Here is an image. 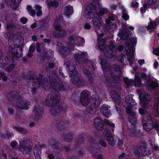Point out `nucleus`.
Listing matches in <instances>:
<instances>
[{
    "label": "nucleus",
    "instance_id": "f257e3e1",
    "mask_svg": "<svg viewBox=\"0 0 159 159\" xmlns=\"http://www.w3.org/2000/svg\"><path fill=\"white\" fill-rule=\"evenodd\" d=\"M21 76L22 78L26 79L28 83V85L32 88L31 92L33 94L35 93L37 88L40 86H42L46 90L48 89L49 84L48 79L46 77L43 79L42 76L41 75L38 77L35 75H32L30 73H23Z\"/></svg>",
    "mask_w": 159,
    "mask_h": 159
},
{
    "label": "nucleus",
    "instance_id": "f03ea898",
    "mask_svg": "<svg viewBox=\"0 0 159 159\" xmlns=\"http://www.w3.org/2000/svg\"><path fill=\"white\" fill-rule=\"evenodd\" d=\"M89 94L88 92L86 90L83 91L81 93L80 102L82 105L86 106L89 105L87 108L88 112L91 114H94L96 112V107H98L100 104V102L99 99L95 100H92L91 101H89Z\"/></svg>",
    "mask_w": 159,
    "mask_h": 159
},
{
    "label": "nucleus",
    "instance_id": "7ed1b4c3",
    "mask_svg": "<svg viewBox=\"0 0 159 159\" xmlns=\"http://www.w3.org/2000/svg\"><path fill=\"white\" fill-rule=\"evenodd\" d=\"M32 148V144L31 141L28 138L25 137L20 142L18 149L23 153L26 154L31 151Z\"/></svg>",
    "mask_w": 159,
    "mask_h": 159
},
{
    "label": "nucleus",
    "instance_id": "20e7f679",
    "mask_svg": "<svg viewBox=\"0 0 159 159\" xmlns=\"http://www.w3.org/2000/svg\"><path fill=\"white\" fill-rule=\"evenodd\" d=\"M48 78V89H55L56 88L59 90L63 91L65 90V87L64 85L61 83L58 82L59 78L56 76H50L46 77Z\"/></svg>",
    "mask_w": 159,
    "mask_h": 159
},
{
    "label": "nucleus",
    "instance_id": "39448f33",
    "mask_svg": "<svg viewBox=\"0 0 159 159\" xmlns=\"http://www.w3.org/2000/svg\"><path fill=\"white\" fill-rule=\"evenodd\" d=\"M60 99L59 92L57 90L53 91L47 96L46 103L48 106L51 107L55 105Z\"/></svg>",
    "mask_w": 159,
    "mask_h": 159
},
{
    "label": "nucleus",
    "instance_id": "423d86ee",
    "mask_svg": "<svg viewBox=\"0 0 159 159\" xmlns=\"http://www.w3.org/2000/svg\"><path fill=\"white\" fill-rule=\"evenodd\" d=\"M53 27L55 30L52 33V35L54 37L60 38L63 37L66 35L67 32L66 30L61 28L57 21H55Z\"/></svg>",
    "mask_w": 159,
    "mask_h": 159
},
{
    "label": "nucleus",
    "instance_id": "0eeeda50",
    "mask_svg": "<svg viewBox=\"0 0 159 159\" xmlns=\"http://www.w3.org/2000/svg\"><path fill=\"white\" fill-rule=\"evenodd\" d=\"M95 2H92L91 4H89L86 6L84 12V16L87 18H90L96 15V9L95 8L96 5Z\"/></svg>",
    "mask_w": 159,
    "mask_h": 159
},
{
    "label": "nucleus",
    "instance_id": "6e6552de",
    "mask_svg": "<svg viewBox=\"0 0 159 159\" xmlns=\"http://www.w3.org/2000/svg\"><path fill=\"white\" fill-rule=\"evenodd\" d=\"M126 112L128 114V120L132 124L133 126H135L137 123V118L136 114L134 110L128 109Z\"/></svg>",
    "mask_w": 159,
    "mask_h": 159
},
{
    "label": "nucleus",
    "instance_id": "1a4fd4ad",
    "mask_svg": "<svg viewBox=\"0 0 159 159\" xmlns=\"http://www.w3.org/2000/svg\"><path fill=\"white\" fill-rule=\"evenodd\" d=\"M19 99L17 101L14 103V104L16 107L21 109H28L29 102L25 99L23 96L20 97Z\"/></svg>",
    "mask_w": 159,
    "mask_h": 159
},
{
    "label": "nucleus",
    "instance_id": "9d476101",
    "mask_svg": "<svg viewBox=\"0 0 159 159\" xmlns=\"http://www.w3.org/2000/svg\"><path fill=\"white\" fill-rule=\"evenodd\" d=\"M22 51V48L20 46L16 47L10 46L9 48V52L16 57H21L23 55Z\"/></svg>",
    "mask_w": 159,
    "mask_h": 159
},
{
    "label": "nucleus",
    "instance_id": "9b49d317",
    "mask_svg": "<svg viewBox=\"0 0 159 159\" xmlns=\"http://www.w3.org/2000/svg\"><path fill=\"white\" fill-rule=\"evenodd\" d=\"M115 47L113 45H107L102 48L103 53L106 57L111 58L115 55L116 52L114 51Z\"/></svg>",
    "mask_w": 159,
    "mask_h": 159
},
{
    "label": "nucleus",
    "instance_id": "f8f14e48",
    "mask_svg": "<svg viewBox=\"0 0 159 159\" xmlns=\"http://www.w3.org/2000/svg\"><path fill=\"white\" fill-rule=\"evenodd\" d=\"M145 148H146V143L144 142H141L138 147H134L132 149L135 155L139 157L140 156L143 155V151H142V150H144Z\"/></svg>",
    "mask_w": 159,
    "mask_h": 159
},
{
    "label": "nucleus",
    "instance_id": "ddd939ff",
    "mask_svg": "<svg viewBox=\"0 0 159 159\" xmlns=\"http://www.w3.org/2000/svg\"><path fill=\"white\" fill-rule=\"evenodd\" d=\"M123 81L127 85L128 87L134 85L136 86L139 87L141 85V80L139 76H135L134 81L129 80L127 78L124 79Z\"/></svg>",
    "mask_w": 159,
    "mask_h": 159
},
{
    "label": "nucleus",
    "instance_id": "4468645a",
    "mask_svg": "<svg viewBox=\"0 0 159 159\" xmlns=\"http://www.w3.org/2000/svg\"><path fill=\"white\" fill-rule=\"evenodd\" d=\"M64 65L66 66V68H68V70L70 72V75L72 77L77 75V71L73 62L70 61H67L65 62Z\"/></svg>",
    "mask_w": 159,
    "mask_h": 159
},
{
    "label": "nucleus",
    "instance_id": "2eb2a0df",
    "mask_svg": "<svg viewBox=\"0 0 159 159\" xmlns=\"http://www.w3.org/2000/svg\"><path fill=\"white\" fill-rule=\"evenodd\" d=\"M61 42H58L57 43V46L59 47V52L60 54L63 55L64 56L67 55L71 52L72 48L70 47L67 44V46H61Z\"/></svg>",
    "mask_w": 159,
    "mask_h": 159
},
{
    "label": "nucleus",
    "instance_id": "dca6fc26",
    "mask_svg": "<svg viewBox=\"0 0 159 159\" xmlns=\"http://www.w3.org/2000/svg\"><path fill=\"white\" fill-rule=\"evenodd\" d=\"M110 77H108L107 78H106L105 80V82L108 83L109 84L108 85V86H110L111 84V80L115 83H119L122 79V75L119 74V75H115L113 74H110Z\"/></svg>",
    "mask_w": 159,
    "mask_h": 159
},
{
    "label": "nucleus",
    "instance_id": "f3484780",
    "mask_svg": "<svg viewBox=\"0 0 159 159\" xmlns=\"http://www.w3.org/2000/svg\"><path fill=\"white\" fill-rule=\"evenodd\" d=\"M33 112L34 115V118L35 120H39L40 119L43 114V108L39 105L35 106L34 107Z\"/></svg>",
    "mask_w": 159,
    "mask_h": 159
},
{
    "label": "nucleus",
    "instance_id": "a211bd4d",
    "mask_svg": "<svg viewBox=\"0 0 159 159\" xmlns=\"http://www.w3.org/2000/svg\"><path fill=\"white\" fill-rule=\"evenodd\" d=\"M71 80L74 84L79 87H83L86 84L84 80L79 76H74L72 77Z\"/></svg>",
    "mask_w": 159,
    "mask_h": 159
},
{
    "label": "nucleus",
    "instance_id": "6ab92c4d",
    "mask_svg": "<svg viewBox=\"0 0 159 159\" xmlns=\"http://www.w3.org/2000/svg\"><path fill=\"white\" fill-rule=\"evenodd\" d=\"M137 40L136 38H132L131 40L127 41L125 43V50L128 49L132 52H135L134 45L136 43Z\"/></svg>",
    "mask_w": 159,
    "mask_h": 159
},
{
    "label": "nucleus",
    "instance_id": "aec40b11",
    "mask_svg": "<svg viewBox=\"0 0 159 159\" xmlns=\"http://www.w3.org/2000/svg\"><path fill=\"white\" fill-rule=\"evenodd\" d=\"M87 53L82 52L81 54H77L74 55L75 60L80 64L86 63L87 59L86 58Z\"/></svg>",
    "mask_w": 159,
    "mask_h": 159
},
{
    "label": "nucleus",
    "instance_id": "412c9836",
    "mask_svg": "<svg viewBox=\"0 0 159 159\" xmlns=\"http://www.w3.org/2000/svg\"><path fill=\"white\" fill-rule=\"evenodd\" d=\"M139 75L141 78L144 79L146 80L148 84L151 88L154 89L157 87L158 85L156 83L149 81L150 77L149 75L147 76L145 73H140Z\"/></svg>",
    "mask_w": 159,
    "mask_h": 159
},
{
    "label": "nucleus",
    "instance_id": "4be33fe9",
    "mask_svg": "<svg viewBox=\"0 0 159 159\" xmlns=\"http://www.w3.org/2000/svg\"><path fill=\"white\" fill-rule=\"evenodd\" d=\"M22 96L20 95L19 93L16 91H12L9 93L8 99L11 101L14 102L16 103L20 99V97Z\"/></svg>",
    "mask_w": 159,
    "mask_h": 159
},
{
    "label": "nucleus",
    "instance_id": "5701e85b",
    "mask_svg": "<svg viewBox=\"0 0 159 159\" xmlns=\"http://www.w3.org/2000/svg\"><path fill=\"white\" fill-rule=\"evenodd\" d=\"M78 36L76 35H73L70 36L68 39V42L67 44L72 49L74 47L75 45L78 43Z\"/></svg>",
    "mask_w": 159,
    "mask_h": 159
},
{
    "label": "nucleus",
    "instance_id": "b1692460",
    "mask_svg": "<svg viewBox=\"0 0 159 159\" xmlns=\"http://www.w3.org/2000/svg\"><path fill=\"white\" fill-rule=\"evenodd\" d=\"M125 102L124 103V107L125 108L126 110L127 109H132V106L133 104L132 103L134 102V100L132 99V97L131 95H128L125 98Z\"/></svg>",
    "mask_w": 159,
    "mask_h": 159
},
{
    "label": "nucleus",
    "instance_id": "393cba45",
    "mask_svg": "<svg viewBox=\"0 0 159 159\" xmlns=\"http://www.w3.org/2000/svg\"><path fill=\"white\" fill-rule=\"evenodd\" d=\"M49 145L55 149H60L62 146L57 140L54 139H51L49 141Z\"/></svg>",
    "mask_w": 159,
    "mask_h": 159
},
{
    "label": "nucleus",
    "instance_id": "a878e982",
    "mask_svg": "<svg viewBox=\"0 0 159 159\" xmlns=\"http://www.w3.org/2000/svg\"><path fill=\"white\" fill-rule=\"evenodd\" d=\"M94 125L95 128L99 130H102L103 128V123L99 118L96 117L93 120Z\"/></svg>",
    "mask_w": 159,
    "mask_h": 159
},
{
    "label": "nucleus",
    "instance_id": "bb28decb",
    "mask_svg": "<svg viewBox=\"0 0 159 159\" xmlns=\"http://www.w3.org/2000/svg\"><path fill=\"white\" fill-rule=\"evenodd\" d=\"M96 9V15L99 16H103L107 12V10L104 8H101L99 3L96 4L95 6Z\"/></svg>",
    "mask_w": 159,
    "mask_h": 159
},
{
    "label": "nucleus",
    "instance_id": "cd10ccee",
    "mask_svg": "<svg viewBox=\"0 0 159 159\" xmlns=\"http://www.w3.org/2000/svg\"><path fill=\"white\" fill-rule=\"evenodd\" d=\"M100 112L105 116L108 117L111 115L110 111L106 105H102L100 109Z\"/></svg>",
    "mask_w": 159,
    "mask_h": 159
},
{
    "label": "nucleus",
    "instance_id": "c85d7f7f",
    "mask_svg": "<svg viewBox=\"0 0 159 159\" xmlns=\"http://www.w3.org/2000/svg\"><path fill=\"white\" fill-rule=\"evenodd\" d=\"M129 134L131 136L133 137H139L140 135V131L139 129L137 130L135 129V126H133L129 128Z\"/></svg>",
    "mask_w": 159,
    "mask_h": 159
},
{
    "label": "nucleus",
    "instance_id": "c756f323",
    "mask_svg": "<svg viewBox=\"0 0 159 159\" xmlns=\"http://www.w3.org/2000/svg\"><path fill=\"white\" fill-rule=\"evenodd\" d=\"M60 120L61 118H60L59 119L57 120L56 121L55 126L58 130H62L64 129V128L67 124L66 122L63 120Z\"/></svg>",
    "mask_w": 159,
    "mask_h": 159
},
{
    "label": "nucleus",
    "instance_id": "7c9ffc66",
    "mask_svg": "<svg viewBox=\"0 0 159 159\" xmlns=\"http://www.w3.org/2000/svg\"><path fill=\"white\" fill-rule=\"evenodd\" d=\"M139 97L142 101L149 102L151 99V96L144 91H141Z\"/></svg>",
    "mask_w": 159,
    "mask_h": 159
},
{
    "label": "nucleus",
    "instance_id": "2f4dec72",
    "mask_svg": "<svg viewBox=\"0 0 159 159\" xmlns=\"http://www.w3.org/2000/svg\"><path fill=\"white\" fill-rule=\"evenodd\" d=\"M63 108L61 106H56L55 107L52 108L50 110V113L52 114L55 115L59 113L62 110Z\"/></svg>",
    "mask_w": 159,
    "mask_h": 159
},
{
    "label": "nucleus",
    "instance_id": "473e14b6",
    "mask_svg": "<svg viewBox=\"0 0 159 159\" xmlns=\"http://www.w3.org/2000/svg\"><path fill=\"white\" fill-rule=\"evenodd\" d=\"M92 21L94 26L96 27H99L102 23V19L100 17H94Z\"/></svg>",
    "mask_w": 159,
    "mask_h": 159
},
{
    "label": "nucleus",
    "instance_id": "72a5a7b5",
    "mask_svg": "<svg viewBox=\"0 0 159 159\" xmlns=\"http://www.w3.org/2000/svg\"><path fill=\"white\" fill-rule=\"evenodd\" d=\"M142 124H145L146 122L153 123L151 116L148 113L146 114L142 120Z\"/></svg>",
    "mask_w": 159,
    "mask_h": 159
},
{
    "label": "nucleus",
    "instance_id": "f704fd0d",
    "mask_svg": "<svg viewBox=\"0 0 159 159\" xmlns=\"http://www.w3.org/2000/svg\"><path fill=\"white\" fill-rule=\"evenodd\" d=\"M64 14L67 16H69L73 13V8L70 6H67L65 7Z\"/></svg>",
    "mask_w": 159,
    "mask_h": 159
},
{
    "label": "nucleus",
    "instance_id": "c9c22d12",
    "mask_svg": "<svg viewBox=\"0 0 159 159\" xmlns=\"http://www.w3.org/2000/svg\"><path fill=\"white\" fill-rule=\"evenodd\" d=\"M127 54L128 60L129 61L131 66H132V64L133 63V60L134 59V55L133 53L134 52H130L128 49L125 50Z\"/></svg>",
    "mask_w": 159,
    "mask_h": 159
},
{
    "label": "nucleus",
    "instance_id": "e433bc0d",
    "mask_svg": "<svg viewBox=\"0 0 159 159\" xmlns=\"http://www.w3.org/2000/svg\"><path fill=\"white\" fill-rule=\"evenodd\" d=\"M111 95L114 101L116 102H119V100L120 98V96L114 90L112 91Z\"/></svg>",
    "mask_w": 159,
    "mask_h": 159
},
{
    "label": "nucleus",
    "instance_id": "4c0bfd02",
    "mask_svg": "<svg viewBox=\"0 0 159 159\" xmlns=\"http://www.w3.org/2000/svg\"><path fill=\"white\" fill-rule=\"evenodd\" d=\"M62 139L63 140L67 142H70L72 140L73 137L70 134H65L63 133L62 135Z\"/></svg>",
    "mask_w": 159,
    "mask_h": 159
},
{
    "label": "nucleus",
    "instance_id": "58836bf2",
    "mask_svg": "<svg viewBox=\"0 0 159 159\" xmlns=\"http://www.w3.org/2000/svg\"><path fill=\"white\" fill-rule=\"evenodd\" d=\"M144 129L147 131H149L153 127V123L146 122L145 124H142Z\"/></svg>",
    "mask_w": 159,
    "mask_h": 159
},
{
    "label": "nucleus",
    "instance_id": "ea45409f",
    "mask_svg": "<svg viewBox=\"0 0 159 159\" xmlns=\"http://www.w3.org/2000/svg\"><path fill=\"white\" fill-rule=\"evenodd\" d=\"M158 98L157 100L154 103L153 109L154 111L157 114L159 115V95H158Z\"/></svg>",
    "mask_w": 159,
    "mask_h": 159
},
{
    "label": "nucleus",
    "instance_id": "a19ab883",
    "mask_svg": "<svg viewBox=\"0 0 159 159\" xmlns=\"http://www.w3.org/2000/svg\"><path fill=\"white\" fill-rule=\"evenodd\" d=\"M48 21L46 20H43L41 21L40 22V26L39 29H42V30H44L48 25Z\"/></svg>",
    "mask_w": 159,
    "mask_h": 159
},
{
    "label": "nucleus",
    "instance_id": "79ce46f5",
    "mask_svg": "<svg viewBox=\"0 0 159 159\" xmlns=\"http://www.w3.org/2000/svg\"><path fill=\"white\" fill-rule=\"evenodd\" d=\"M16 28V26L14 24L8 23L6 24V29L9 32L15 31Z\"/></svg>",
    "mask_w": 159,
    "mask_h": 159
},
{
    "label": "nucleus",
    "instance_id": "37998d69",
    "mask_svg": "<svg viewBox=\"0 0 159 159\" xmlns=\"http://www.w3.org/2000/svg\"><path fill=\"white\" fill-rule=\"evenodd\" d=\"M106 138L107 140L110 145L113 146L115 144V141L113 135Z\"/></svg>",
    "mask_w": 159,
    "mask_h": 159
},
{
    "label": "nucleus",
    "instance_id": "c03bdc74",
    "mask_svg": "<svg viewBox=\"0 0 159 159\" xmlns=\"http://www.w3.org/2000/svg\"><path fill=\"white\" fill-rule=\"evenodd\" d=\"M113 69L114 71L117 73L118 74L122 75L121 69L120 68L119 66L116 65H114L113 66Z\"/></svg>",
    "mask_w": 159,
    "mask_h": 159
},
{
    "label": "nucleus",
    "instance_id": "a18cd8bd",
    "mask_svg": "<svg viewBox=\"0 0 159 159\" xmlns=\"http://www.w3.org/2000/svg\"><path fill=\"white\" fill-rule=\"evenodd\" d=\"M83 138L81 136L78 138L76 140L75 147L76 148H78L80 145L81 144L83 143Z\"/></svg>",
    "mask_w": 159,
    "mask_h": 159
},
{
    "label": "nucleus",
    "instance_id": "49530a36",
    "mask_svg": "<svg viewBox=\"0 0 159 159\" xmlns=\"http://www.w3.org/2000/svg\"><path fill=\"white\" fill-rule=\"evenodd\" d=\"M157 26V24L155 21H151L149 23L148 27H147L148 30L149 29L153 30L155 29Z\"/></svg>",
    "mask_w": 159,
    "mask_h": 159
},
{
    "label": "nucleus",
    "instance_id": "de8ad7c7",
    "mask_svg": "<svg viewBox=\"0 0 159 159\" xmlns=\"http://www.w3.org/2000/svg\"><path fill=\"white\" fill-rule=\"evenodd\" d=\"M107 24L106 28L108 29H115L116 27V25L112 22H109L106 23Z\"/></svg>",
    "mask_w": 159,
    "mask_h": 159
},
{
    "label": "nucleus",
    "instance_id": "09e8293b",
    "mask_svg": "<svg viewBox=\"0 0 159 159\" xmlns=\"http://www.w3.org/2000/svg\"><path fill=\"white\" fill-rule=\"evenodd\" d=\"M141 102L142 107L145 109H148L151 107V105L148 102L142 101Z\"/></svg>",
    "mask_w": 159,
    "mask_h": 159
},
{
    "label": "nucleus",
    "instance_id": "8fccbe9b",
    "mask_svg": "<svg viewBox=\"0 0 159 159\" xmlns=\"http://www.w3.org/2000/svg\"><path fill=\"white\" fill-rule=\"evenodd\" d=\"M42 7L39 5L35 6V8L37 10V15L38 16H40L42 15V11L41 10Z\"/></svg>",
    "mask_w": 159,
    "mask_h": 159
},
{
    "label": "nucleus",
    "instance_id": "3c124183",
    "mask_svg": "<svg viewBox=\"0 0 159 159\" xmlns=\"http://www.w3.org/2000/svg\"><path fill=\"white\" fill-rule=\"evenodd\" d=\"M122 17L125 20L129 19V17L125 9H123L122 11Z\"/></svg>",
    "mask_w": 159,
    "mask_h": 159
},
{
    "label": "nucleus",
    "instance_id": "603ef678",
    "mask_svg": "<svg viewBox=\"0 0 159 159\" xmlns=\"http://www.w3.org/2000/svg\"><path fill=\"white\" fill-rule=\"evenodd\" d=\"M116 18V16L115 15L113 14H110L108 18H107L106 20V23H108L109 22H110V21H113Z\"/></svg>",
    "mask_w": 159,
    "mask_h": 159
},
{
    "label": "nucleus",
    "instance_id": "864d4df0",
    "mask_svg": "<svg viewBox=\"0 0 159 159\" xmlns=\"http://www.w3.org/2000/svg\"><path fill=\"white\" fill-rule=\"evenodd\" d=\"M6 3L8 5H10L11 7L16 4L15 0H5Z\"/></svg>",
    "mask_w": 159,
    "mask_h": 159
},
{
    "label": "nucleus",
    "instance_id": "5fc2aeb1",
    "mask_svg": "<svg viewBox=\"0 0 159 159\" xmlns=\"http://www.w3.org/2000/svg\"><path fill=\"white\" fill-rule=\"evenodd\" d=\"M78 42H79V44L77 45L80 46L82 45L84 43V39L78 36Z\"/></svg>",
    "mask_w": 159,
    "mask_h": 159
},
{
    "label": "nucleus",
    "instance_id": "6e6d98bb",
    "mask_svg": "<svg viewBox=\"0 0 159 159\" xmlns=\"http://www.w3.org/2000/svg\"><path fill=\"white\" fill-rule=\"evenodd\" d=\"M82 72L83 74L86 76V77H87L91 74L90 71L85 68H83Z\"/></svg>",
    "mask_w": 159,
    "mask_h": 159
},
{
    "label": "nucleus",
    "instance_id": "4d7b16f0",
    "mask_svg": "<svg viewBox=\"0 0 159 159\" xmlns=\"http://www.w3.org/2000/svg\"><path fill=\"white\" fill-rule=\"evenodd\" d=\"M88 81L90 84H92L94 82V78L93 77L92 74L86 77Z\"/></svg>",
    "mask_w": 159,
    "mask_h": 159
},
{
    "label": "nucleus",
    "instance_id": "13d9d810",
    "mask_svg": "<svg viewBox=\"0 0 159 159\" xmlns=\"http://www.w3.org/2000/svg\"><path fill=\"white\" fill-rule=\"evenodd\" d=\"M103 134L106 136V138L112 135L110 131L108 129H106L104 130Z\"/></svg>",
    "mask_w": 159,
    "mask_h": 159
},
{
    "label": "nucleus",
    "instance_id": "bf43d9fd",
    "mask_svg": "<svg viewBox=\"0 0 159 159\" xmlns=\"http://www.w3.org/2000/svg\"><path fill=\"white\" fill-rule=\"evenodd\" d=\"M16 129L18 131L21 133L26 134L27 133V130L24 128L19 127L17 128Z\"/></svg>",
    "mask_w": 159,
    "mask_h": 159
},
{
    "label": "nucleus",
    "instance_id": "052dcab7",
    "mask_svg": "<svg viewBox=\"0 0 159 159\" xmlns=\"http://www.w3.org/2000/svg\"><path fill=\"white\" fill-rule=\"evenodd\" d=\"M151 153V151L147 148L144 149L143 152V156H145L150 155Z\"/></svg>",
    "mask_w": 159,
    "mask_h": 159
},
{
    "label": "nucleus",
    "instance_id": "680f3d73",
    "mask_svg": "<svg viewBox=\"0 0 159 159\" xmlns=\"http://www.w3.org/2000/svg\"><path fill=\"white\" fill-rule=\"evenodd\" d=\"M157 0H148L147 4L149 5H153L156 3Z\"/></svg>",
    "mask_w": 159,
    "mask_h": 159
},
{
    "label": "nucleus",
    "instance_id": "e2e57ef3",
    "mask_svg": "<svg viewBox=\"0 0 159 159\" xmlns=\"http://www.w3.org/2000/svg\"><path fill=\"white\" fill-rule=\"evenodd\" d=\"M58 3L56 1H53L52 2L50 3H48L49 6H51L52 7H56L58 6Z\"/></svg>",
    "mask_w": 159,
    "mask_h": 159
},
{
    "label": "nucleus",
    "instance_id": "0e129e2a",
    "mask_svg": "<svg viewBox=\"0 0 159 159\" xmlns=\"http://www.w3.org/2000/svg\"><path fill=\"white\" fill-rule=\"evenodd\" d=\"M105 123L107 124L108 125L110 126L112 128H114L115 127V125L113 123L110 122L109 120H105Z\"/></svg>",
    "mask_w": 159,
    "mask_h": 159
},
{
    "label": "nucleus",
    "instance_id": "69168bd1",
    "mask_svg": "<svg viewBox=\"0 0 159 159\" xmlns=\"http://www.w3.org/2000/svg\"><path fill=\"white\" fill-rule=\"evenodd\" d=\"M123 144V141L122 140H119L117 143V147L120 149H121V147Z\"/></svg>",
    "mask_w": 159,
    "mask_h": 159
},
{
    "label": "nucleus",
    "instance_id": "338daca9",
    "mask_svg": "<svg viewBox=\"0 0 159 159\" xmlns=\"http://www.w3.org/2000/svg\"><path fill=\"white\" fill-rule=\"evenodd\" d=\"M121 35L122 36V38L125 39H127L128 37L127 33L125 32V31H122L121 32Z\"/></svg>",
    "mask_w": 159,
    "mask_h": 159
},
{
    "label": "nucleus",
    "instance_id": "774afa93",
    "mask_svg": "<svg viewBox=\"0 0 159 159\" xmlns=\"http://www.w3.org/2000/svg\"><path fill=\"white\" fill-rule=\"evenodd\" d=\"M17 144V143L16 141H13L11 142L10 145L12 148H15L16 147Z\"/></svg>",
    "mask_w": 159,
    "mask_h": 159
}]
</instances>
